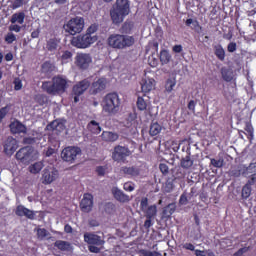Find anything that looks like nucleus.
<instances>
[{
	"mask_svg": "<svg viewBox=\"0 0 256 256\" xmlns=\"http://www.w3.org/2000/svg\"><path fill=\"white\" fill-rule=\"evenodd\" d=\"M69 88V81L67 78L58 75L54 76L51 81H45L42 83V89L48 95H62Z\"/></svg>",
	"mask_w": 256,
	"mask_h": 256,
	"instance_id": "f257e3e1",
	"label": "nucleus"
},
{
	"mask_svg": "<svg viewBox=\"0 0 256 256\" xmlns=\"http://www.w3.org/2000/svg\"><path fill=\"white\" fill-rule=\"evenodd\" d=\"M129 13H131L129 0H116L113 9L110 11L112 23L114 25H121Z\"/></svg>",
	"mask_w": 256,
	"mask_h": 256,
	"instance_id": "f03ea898",
	"label": "nucleus"
},
{
	"mask_svg": "<svg viewBox=\"0 0 256 256\" xmlns=\"http://www.w3.org/2000/svg\"><path fill=\"white\" fill-rule=\"evenodd\" d=\"M106 45L111 49H127L135 45V38L123 34H111L106 40Z\"/></svg>",
	"mask_w": 256,
	"mask_h": 256,
	"instance_id": "7ed1b4c3",
	"label": "nucleus"
},
{
	"mask_svg": "<svg viewBox=\"0 0 256 256\" xmlns=\"http://www.w3.org/2000/svg\"><path fill=\"white\" fill-rule=\"evenodd\" d=\"M101 107L104 113L108 115L119 113V109H121V98H119V94L116 92L106 94L102 99Z\"/></svg>",
	"mask_w": 256,
	"mask_h": 256,
	"instance_id": "20e7f679",
	"label": "nucleus"
},
{
	"mask_svg": "<svg viewBox=\"0 0 256 256\" xmlns=\"http://www.w3.org/2000/svg\"><path fill=\"white\" fill-rule=\"evenodd\" d=\"M98 39L99 37L97 36H91L85 33L73 37L71 44L73 45V47H77V49H87L88 47H91L93 43H96Z\"/></svg>",
	"mask_w": 256,
	"mask_h": 256,
	"instance_id": "39448f33",
	"label": "nucleus"
},
{
	"mask_svg": "<svg viewBox=\"0 0 256 256\" xmlns=\"http://www.w3.org/2000/svg\"><path fill=\"white\" fill-rule=\"evenodd\" d=\"M85 27V20L82 17H76L71 19L65 26V30L70 33V35H77L81 33Z\"/></svg>",
	"mask_w": 256,
	"mask_h": 256,
	"instance_id": "423d86ee",
	"label": "nucleus"
},
{
	"mask_svg": "<svg viewBox=\"0 0 256 256\" xmlns=\"http://www.w3.org/2000/svg\"><path fill=\"white\" fill-rule=\"evenodd\" d=\"M132 152L129 150V147L116 145L112 151L113 161H125L127 157H131Z\"/></svg>",
	"mask_w": 256,
	"mask_h": 256,
	"instance_id": "0eeeda50",
	"label": "nucleus"
},
{
	"mask_svg": "<svg viewBox=\"0 0 256 256\" xmlns=\"http://www.w3.org/2000/svg\"><path fill=\"white\" fill-rule=\"evenodd\" d=\"M82 151L80 147L77 146H67L61 152V157L63 161H75L77 157L81 155Z\"/></svg>",
	"mask_w": 256,
	"mask_h": 256,
	"instance_id": "6e6552de",
	"label": "nucleus"
},
{
	"mask_svg": "<svg viewBox=\"0 0 256 256\" xmlns=\"http://www.w3.org/2000/svg\"><path fill=\"white\" fill-rule=\"evenodd\" d=\"M105 89H107V79L99 78L91 84L90 95H98V93H103Z\"/></svg>",
	"mask_w": 256,
	"mask_h": 256,
	"instance_id": "1a4fd4ad",
	"label": "nucleus"
},
{
	"mask_svg": "<svg viewBox=\"0 0 256 256\" xmlns=\"http://www.w3.org/2000/svg\"><path fill=\"white\" fill-rule=\"evenodd\" d=\"M92 61L93 59L89 54H78L75 58L76 66L82 69V71H85V69H89V65H91Z\"/></svg>",
	"mask_w": 256,
	"mask_h": 256,
	"instance_id": "9d476101",
	"label": "nucleus"
},
{
	"mask_svg": "<svg viewBox=\"0 0 256 256\" xmlns=\"http://www.w3.org/2000/svg\"><path fill=\"white\" fill-rule=\"evenodd\" d=\"M84 241L88 245H96L97 247H103V245H105V240L101 238V236L91 232H86L84 234Z\"/></svg>",
	"mask_w": 256,
	"mask_h": 256,
	"instance_id": "9b49d317",
	"label": "nucleus"
},
{
	"mask_svg": "<svg viewBox=\"0 0 256 256\" xmlns=\"http://www.w3.org/2000/svg\"><path fill=\"white\" fill-rule=\"evenodd\" d=\"M80 209L83 213H91L93 211V195L86 193L80 202Z\"/></svg>",
	"mask_w": 256,
	"mask_h": 256,
	"instance_id": "f8f14e48",
	"label": "nucleus"
},
{
	"mask_svg": "<svg viewBox=\"0 0 256 256\" xmlns=\"http://www.w3.org/2000/svg\"><path fill=\"white\" fill-rule=\"evenodd\" d=\"M89 87H91V82H89V80H81L73 86L72 95H83V93H85Z\"/></svg>",
	"mask_w": 256,
	"mask_h": 256,
	"instance_id": "ddd939ff",
	"label": "nucleus"
},
{
	"mask_svg": "<svg viewBox=\"0 0 256 256\" xmlns=\"http://www.w3.org/2000/svg\"><path fill=\"white\" fill-rule=\"evenodd\" d=\"M9 127L13 135H21V133H23L24 135L27 134V126H25V124L21 123V121L19 120L11 122Z\"/></svg>",
	"mask_w": 256,
	"mask_h": 256,
	"instance_id": "4468645a",
	"label": "nucleus"
},
{
	"mask_svg": "<svg viewBox=\"0 0 256 256\" xmlns=\"http://www.w3.org/2000/svg\"><path fill=\"white\" fill-rule=\"evenodd\" d=\"M17 151V140L9 136L4 142V153L6 155H13Z\"/></svg>",
	"mask_w": 256,
	"mask_h": 256,
	"instance_id": "2eb2a0df",
	"label": "nucleus"
},
{
	"mask_svg": "<svg viewBox=\"0 0 256 256\" xmlns=\"http://www.w3.org/2000/svg\"><path fill=\"white\" fill-rule=\"evenodd\" d=\"M33 150L30 147H23L16 153L17 161H32Z\"/></svg>",
	"mask_w": 256,
	"mask_h": 256,
	"instance_id": "dca6fc26",
	"label": "nucleus"
},
{
	"mask_svg": "<svg viewBox=\"0 0 256 256\" xmlns=\"http://www.w3.org/2000/svg\"><path fill=\"white\" fill-rule=\"evenodd\" d=\"M15 214L18 217H27V219L31 220L35 219V212H33V210L26 208L23 205L17 206Z\"/></svg>",
	"mask_w": 256,
	"mask_h": 256,
	"instance_id": "f3484780",
	"label": "nucleus"
},
{
	"mask_svg": "<svg viewBox=\"0 0 256 256\" xmlns=\"http://www.w3.org/2000/svg\"><path fill=\"white\" fill-rule=\"evenodd\" d=\"M57 177H59V171L53 170L52 172H50L49 170L45 169L43 173L44 180L42 183H44V185H51V183H53V181H55Z\"/></svg>",
	"mask_w": 256,
	"mask_h": 256,
	"instance_id": "a211bd4d",
	"label": "nucleus"
},
{
	"mask_svg": "<svg viewBox=\"0 0 256 256\" xmlns=\"http://www.w3.org/2000/svg\"><path fill=\"white\" fill-rule=\"evenodd\" d=\"M112 195L116 201H119L120 203H129V196H127L121 189L117 187H113L111 189Z\"/></svg>",
	"mask_w": 256,
	"mask_h": 256,
	"instance_id": "6ab92c4d",
	"label": "nucleus"
},
{
	"mask_svg": "<svg viewBox=\"0 0 256 256\" xmlns=\"http://www.w3.org/2000/svg\"><path fill=\"white\" fill-rule=\"evenodd\" d=\"M101 138L105 143H115V141H119V134L117 132L103 131Z\"/></svg>",
	"mask_w": 256,
	"mask_h": 256,
	"instance_id": "aec40b11",
	"label": "nucleus"
},
{
	"mask_svg": "<svg viewBox=\"0 0 256 256\" xmlns=\"http://www.w3.org/2000/svg\"><path fill=\"white\" fill-rule=\"evenodd\" d=\"M177 210V205L175 203H170L163 208L161 219H171V215Z\"/></svg>",
	"mask_w": 256,
	"mask_h": 256,
	"instance_id": "412c9836",
	"label": "nucleus"
},
{
	"mask_svg": "<svg viewBox=\"0 0 256 256\" xmlns=\"http://www.w3.org/2000/svg\"><path fill=\"white\" fill-rule=\"evenodd\" d=\"M59 43H61V40L58 39L57 37H52V38L48 39L46 41L47 51H49L50 53L55 52L59 47Z\"/></svg>",
	"mask_w": 256,
	"mask_h": 256,
	"instance_id": "4be33fe9",
	"label": "nucleus"
},
{
	"mask_svg": "<svg viewBox=\"0 0 256 256\" xmlns=\"http://www.w3.org/2000/svg\"><path fill=\"white\" fill-rule=\"evenodd\" d=\"M155 88V79H145L142 81V93H150Z\"/></svg>",
	"mask_w": 256,
	"mask_h": 256,
	"instance_id": "5701e85b",
	"label": "nucleus"
},
{
	"mask_svg": "<svg viewBox=\"0 0 256 256\" xmlns=\"http://www.w3.org/2000/svg\"><path fill=\"white\" fill-rule=\"evenodd\" d=\"M171 53H169V50L163 49L160 51L159 54V60L161 65H169V63H171Z\"/></svg>",
	"mask_w": 256,
	"mask_h": 256,
	"instance_id": "b1692460",
	"label": "nucleus"
},
{
	"mask_svg": "<svg viewBox=\"0 0 256 256\" xmlns=\"http://www.w3.org/2000/svg\"><path fill=\"white\" fill-rule=\"evenodd\" d=\"M214 55L219 61H225V48L221 44H216L213 46Z\"/></svg>",
	"mask_w": 256,
	"mask_h": 256,
	"instance_id": "393cba45",
	"label": "nucleus"
},
{
	"mask_svg": "<svg viewBox=\"0 0 256 256\" xmlns=\"http://www.w3.org/2000/svg\"><path fill=\"white\" fill-rule=\"evenodd\" d=\"M120 171L122 173H124V175H131V177H139V173L140 170L139 168L135 167V166H131V167H122L120 169Z\"/></svg>",
	"mask_w": 256,
	"mask_h": 256,
	"instance_id": "a878e982",
	"label": "nucleus"
},
{
	"mask_svg": "<svg viewBox=\"0 0 256 256\" xmlns=\"http://www.w3.org/2000/svg\"><path fill=\"white\" fill-rule=\"evenodd\" d=\"M10 23L23 25V23H25V12L14 13L10 19Z\"/></svg>",
	"mask_w": 256,
	"mask_h": 256,
	"instance_id": "bb28decb",
	"label": "nucleus"
},
{
	"mask_svg": "<svg viewBox=\"0 0 256 256\" xmlns=\"http://www.w3.org/2000/svg\"><path fill=\"white\" fill-rule=\"evenodd\" d=\"M163 131V126L159 124L158 122H152L150 125L149 134L151 137H156V135H159Z\"/></svg>",
	"mask_w": 256,
	"mask_h": 256,
	"instance_id": "cd10ccee",
	"label": "nucleus"
},
{
	"mask_svg": "<svg viewBox=\"0 0 256 256\" xmlns=\"http://www.w3.org/2000/svg\"><path fill=\"white\" fill-rule=\"evenodd\" d=\"M246 131V133H245ZM253 125H251V123L247 122L245 124V128H244V131L241 130L240 133H244V135H247V139L248 141H250V143L253 142Z\"/></svg>",
	"mask_w": 256,
	"mask_h": 256,
	"instance_id": "c85d7f7f",
	"label": "nucleus"
},
{
	"mask_svg": "<svg viewBox=\"0 0 256 256\" xmlns=\"http://www.w3.org/2000/svg\"><path fill=\"white\" fill-rule=\"evenodd\" d=\"M87 127L90 133H94V135H99V133H101V126L95 120L90 121Z\"/></svg>",
	"mask_w": 256,
	"mask_h": 256,
	"instance_id": "c756f323",
	"label": "nucleus"
},
{
	"mask_svg": "<svg viewBox=\"0 0 256 256\" xmlns=\"http://www.w3.org/2000/svg\"><path fill=\"white\" fill-rule=\"evenodd\" d=\"M55 247H57V249H60V251H70L71 250V244L67 241H63V240H57L54 243Z\"/></svg>",
	"mask_w": 256,
	"mask_h": 256,
	"instance_id": "7c9ffc66",
	"label": "nucleus"
},
{
	"mask_svg": "<svg viewBox=\"0 0 256 256\" xmlns=\"http://www.w3.org/2000/svg\"><path fill=\"white\" fill-rule=\"evenodd\" d=\"M221 75H222V79L226 81V83H231V81H233V71L227 68H222Z\"/></svg>",
	"mask_w": 256,
	"mask_h": 256,
	"instance_id": "2f4dec72",
	"label": "nucleus"
},
{
	"mask_svg": "<svg viewBox=\"0 0 256 256\" xmlns=\"http://www.w3.org/2000/svg\"><path fill=\"white\" fill-rule=\"evenodd\" d=\"M136 105L139 111H146L147 107H149V101L145 100V98L141 96H138Z\"/></svg>",
	"mask_w": 256,
	"mask_h": 256,
	"instance_id": "473e14b6",
	"label": "nucleus"
},
{
	"mask_svg": "<svg viewBox=\"0 0 256 256\" xmlns=\"http://www.w3.org/2000/svg\"><path fill=\"white\" fill-rule=\"evenodd\" d=\"M175 85H177V79L175 77L168 78L165 83V90L167 93H171L173 89H175Z\"/></svg>",
	"mask_w": 256,
	"mask_h": 256,
	"instance_id": "72a5a7b5",
	"label": "nucleus"
},
{
	"mask_svg": "<svg viewBox=\"0 0 256 256\" xmlns=\"http://www.w3.org/2000/svg\"><path fill=\"white\" fill-rule=\"evenodd\" d=\"M43 167H44L43 162L38 161L29 166V171L30 173H33V175H37V173H39L41 169H43Z\"/></svg>",
	"mask_w": 256,
	"mask_h": 256,
	"instance_id": "f704fd0d",
	"label": "nucleus"
},
{
	"mask_svg": "<svg viewBox=\"0 0 256 256\" xmlns=\"http://www.w3.org/2000/svg\"><path fill=\"white\" fill-rule=\"evenodd\" d=\"M42 73H53L55 71V65L53 63L46 61L41 66Z\"/></svg>",
	"mask_w": 256,
	"mask_h": 256,
	"instance_id": "c9c22d12",
	"label": "nucleus"
},
{
	"mask_svg": "<svg viewBox=\"0 0 256 256\" xmlns=\"http://www.w3.org/2000/svg\"><path fill=\"white\" fill-rule=\"evenodd\" d=\"M157 215V206L156 205H151L148 207L146 210V218L147 219H153Z\"/></svg>",
	"mask_w": 256,
	"mask_h": 256,
	"instance_id": "e433bc0d",
	"label": "nucleus"
},
{
	"mask_svg": "<svg viewBox=\"0 0 256 256\" xmlns=\"http://www.w3.org/2000/svg\"><path fill=\"white\" fill-rule=\"evenodd\" d=\"M61 127H63V124H61L57 120H54L47 125L48 131H59V128L61 129Z\"/></svg>",
	"mask_w": 256,
	"mask_h": 256,
	"instance_id": "4c0bfd02",
	"label": "nucleus"
},
{
	"mask_svg": "<svg viewBox=\"0 0 256 256\" xmlns=\"http://www.w3.org/2000/svg\"><path fill=\"white\" fill-rule=\"evenodd\" d=\"M133 27H135V24L133 23V21H129L127 20L123 26H122V29L125 33H130V31L133 30Z\"/></svg>",
	"mask_w": 256,
	"mask_h": 256,
	"instance_id": "58836bf2",
	"label": "nucleus"
},
{
	"mask_svg": "<svg viewBox=\"0 0 256 256\" xmlns=\"http://www.w3.org/2000/svg\"><path fill=\"white\" fill-rule=\"evenodd\" d=\"M98 29H99V26H97L96 24H92L90 27H88L86 31V35H90L91 37H97L95 33H97Z\"/></svg>",
	"mask_w": 256,
	"mask_h": 256,
	"instance_id": "ea45409f",
	"label": "nucleus"
},
{
	"mask_svg": "<svg viewBox=\"0 0 256 256\" xmlns=\"http://www.w3.org/2000/svg\"><path fill=\"white\" fill-rule=\"evenodd\" d=\"M251 196V186L245 184V186L242 188V197L243 199H249Z\"/></svg>",
	"mask_w": 256,
	"mask_h": 256,
	"instance_id": "a19ab883",
	"label": "nucleus"
},
{
	"mask_svg": "<svg viewBox=\"0 0 256 256\" xmlns=\"http://www.w3.org/2000/svg\"><path fill=\"white\" fill-rule=\"evenodd\" d=\"M104 211L105 213H108V215H111V213H115V204L108 202L104 205Z\"/></svg>",
	"mask_w": 256,
	"mask_h": 256,
	"instance_id": "79ce46f5",
	"label": "nucleus"
},
{
	"mask_svg": "<svg viewBox=\"0 0 256 256\" xmlns=\"http://www.w3.org/2000/svg\"><path fill=\"white\" fill-rule=\"evenodd\" d=\"M4 41H6L8 45H11V43H13L14 41H17V36H15V34H13L12 32H9L5 36Z\"/></svg>",
	"mask_w": 256,
	"mask_h": 256,
	"instance_id": "37998d69",
	"label": "nucleus"
},
{
	"mask_svg": "<svg viewBox=\"0 0 256 256\" xmlns=\"http://www.w3.org/2000/svg\"><path fill=\"white\" fill-rule=\"evenodd\" d=\"M185 24L187 27H191V25H193L194 29H197V28L201 29V26L199 25V21H197V20L193 21V19H191V18H188L186 20Z\"/></svg>",
	"mask_w": 256,
	"mask_h": 256,
	"instance_id": "c03bdc74",
	"label": "nucleus"
},
{
	"mask_svg": "<svg viewBox=\"0 0 256 256\" xmlns=\"http://www.w3.org/2000/svg\"><path fill=\"white\" fill-rule=\"evenodd\" d=\"M37 236L38 239H45V237H49V231H47L45 228H39L37 230Z\"/></svg>",
	"mask_w": 256,
	"mask_h": 256,
	"instance_id": "a18cd8bd",
	"label": "nucleus"
},
{
	"mask_svg": "<svg viewBox=\"0 0 256 256\" xmlns=\"http://www.w3.org/2000/svg\"><path fill=\"white\" fill-rule=\"evenodd\" d=\"M148 65H150V67H157L159 65V59L155 58L154 55H151L148 57Z\"/></svg>",
	"mask_w": 256,
	"mask_h": 256,
	"instance_id": "49530a36",
	"label": "nucleus"
},
{
	"mask_svg": "<svg viewBox=\"0 0 256 256\" xmlns=\"http://www.w3.org/2000/svg\"><path fill=\"white\" fill-rule=\"evenodd\" d=\"M174 187L175 186L173 185V180H168L165 183L163 189H164L165 193H171V191H173Z\"/></svg>",
	"mask_w": 256,
	"mask_h": 256,
	"instance_id": "de8ad7c7",
	"label": "nucleus"
},
{
	"mask_svg": "<svg viewBox=\"0 0 256 256\" xmlns=\"http://www.w3.org/2000/svg\"><path fill=\"white\" fill-rule=\"evenodd\" d=\"M101 249H103V246H97L95 244H89L88 246L90 253H101Z\"/></svg>",
	"mask_w": 256,
	"mask_h": 256,
	"instance_id": "09e8293b",
	"label": "nucleus"
},
{
	"mask_svg": "<svg viewBox=\"0 0 256 256\" xmlns=\"http://www.w3.org/2000/svg\"><path fill=\"white\" fill-rule=\"evenodd\" d=\"M73 57V53H71V51L66 50L63 52L62 56H61V60L64 63H67L69 61V59H71Z\"/></svg>",
	"mask_w": 256,
	"mask_h": 256,
	"instance_id": "8fccbe9b",
	"label": "nucleus"
},
{
	"mask_svg": "<svg viewBox=\"0 0 256 256\" xmlns=\"http://www.w3.org/2000/svg\"><path fill=\"white\" fill-rule=\"evenodd\" d=\"M7 113H9V107L5 106L0 109V123L7 117Z\"/></svg>",
	"mask_w": 256,
	"mask_h": 256,
	"instance_id": "3c124183",
	"label": "nucleus"
},
{
	"mask_svg": "<svg viewBox=\"0 0 256 256\" xmlns=\"http://www.w3.org/2000/svg\"><path fill=\"white\" fill-rule=\"evenodd\" d=\"M227 51L228 53H235V51H237V43L235 42H230L227 45Z\"/></svg>",
	"mask_w": 256,
	"mask_h": 256,
	"instance_id": "603ef678",
	"label": "nucleus"
},
{
	"mask_svg": "<svg viewBox=\"0 0 256 256\" xmlns=\"http://www.w3.org/2000/svg\"><path fill=\"white\" fill-rule=\"evenodd\" d=\"M105 171H107V167L106 166H98L96 168V172L98 173V175L100 177H103L105 175Z\"/></svg>",
	"mask_w": 256,
	"mask_h": 256,
	"instance_id": "864d4df0",
	"label": "nucleus"
},
{
	"mask_svg": "<svg viewBox=\"0 0 256 256\" xmlns=\"http://www.w3.org/2000/svg\"><path fill=\"white\" fill-rule=\"evenodd\" d=\"M35 143V138L34 137H24L23 138V144L24 145H33Z\"/></svg>",
	"mask_w": 256,
	"mask_h": 256,
	"instance_id": "5fc2aeb1",
	"label": "nucleus"
},
{
	"mask_svg": "<svg viewBox=\"0 0 256 256\" xmlns=\"http://www.w3.org/2000/svg\"><path fill=\"white\" fill-rule=\"evenodd\" d=\"M159 169L163 175H167L169 173V166H167V164H160Z\"/></svg>",
	"mask_w": 256,
	"mask_h": 256,
	"instance_id": "6e6d98bb",
	"label": "nucleus"
},
{
	"mask_svg": "<svg viewBox=\"0 0 256 256\" xmlns=\"http://www.w3.org/2000/svg\"><path fill=\"white\" fill-rule=\"evenodd\" d=\"M247 173H256V162L250 163V165L246 168Z\"/></svg>",
	"mask_w": 256,
	"mask_h": 256,
	"instance_id": "4d7b16f0",
	"label": "nucleus"
},
{
	"mask_svg": "<svg viewBox=\"0 0 256 256\" xmlns=\"http://www.w3.org/2000/svg\"><path fill=\"white\" fill-rule=\"evenodd\" d=\"M249 251V247L240 248L237 252L234 253V256H243L244 253Z\"/></svg>",
	"mask_w": 256,
	"mask_h": 256,
	"instance_id": "13d9d810",
	"label": "nucleus"
},
{
	"mask_svg": "<svg viewBox=\"0 0 256 256\" xmlns=\"http://www.w3.org/2000/svg\"><path fill=\"white\" fill-rule=\"evenodd\" d=\"M55 153V149L49 147L47 150L43 151L44 157H51Z\"/></svg>",
	"mask_w": 256,
	"mask_h": 256,
	"instance_id": "bf43d9fd",
	"label": "nucleus"
},
{
	"mask_svg": "<svg viewBox=\"0 0 256 256\" xmlns=\"http://www.w3.org/2000/svg\"><path fill=\"white\" fill-rule=\"evenodd\" d=\"M147 205H149V200L147 198H142L140 207L142 211H145L147 209Z\"/></svg>",
	"mask_w": 256,
	"mask_h": 256,
	"instance_id": "052dcab7",
	"label": "nucleus"
},
{
	"mask_svg": "<svg viewBox=\"0 0 256 256\" xmlns=\"http://www.w3.org/2000/svg\"><path fill=\"white\" fill-rule=\"evenodd\" d=\"M197 106V103L195 100H190L188 103V109L189 111H192V113H195V107Z\"/></svg>",
	"mask_w": 256,
	"mask_h": 256,
	"instance_id": "680f3d73",
	"label": "nucleus"
},
{
	"mask_svg": "<svg viewBox=\"0 0 256 256\" xmlns=\"http://www.w3.org/2000/svg\"><path fill=\"white\" fill-rule=\"evenodd\" d=\"M9 31H14L15 33H19L21 31V26L17 24H12L9 26Z\"/></svg>",
	"mask_w": 256,
	"mask_h": 256,
	"instance_id": "e2e57ef3",
	"label": "nucleus"
},
{
	"mask_svg": "<svg viewBox=\"0 0 256 256\" xmlns=\"http://www.w3.org/2000/svg\"><path fill=\"white\" fill-rule=\"evenodd\" d=\"M180 165L183 169H189V167H193V161H182Z\"/></svg>",
	"mask_w": 256,
	"mask_h": 256,
	"instance_id": "0e129e2a",
	"label": "nucleus"
},
{
	"mask_svg": "<svg viewBox=\"0 0 256 256\" xmlns=\"http://www.w3.org/2000/svg\"><path fill=\"white\" fill-rule=\"evenodd\" d=\"M172 51L173 53H181L183 51V46L181 44L174 45Z\"/></svg>",
	"mask_w": 256,
	"mask_h": 256,
	"instance_id": "69168bd1",
	"label": "nucleus"
},
{
	"mask_svg": "<svg viewBox=\"0 0 256 256\" xmlns=\"http://www.w3.org/2000/svg\"><path fill=\"white\" fill-rule=\"evenodd\" d=\"M212 167H223V161H211Z\"/></svg>",
	"mask_w": 256,
	"mask_h": 256,
	"instance_id": "338daca9",
	"label": "nucleus"
},
{
	"mask_svg": "<svg viewBox=\"0 0 256 256\" xmlns=\"http://www.w3.org/2000/svg\"><path fill=\"white\" fill-rule=\"evenodd\" d=\"M140 253L143 256H153V252H151L149 250H141Z\"/></svg>",
	"mask_w": 256,
	"mask_h": 256,
	"instance_id": "774afa93",
	"label": "nucleus"
}]
</instances>
